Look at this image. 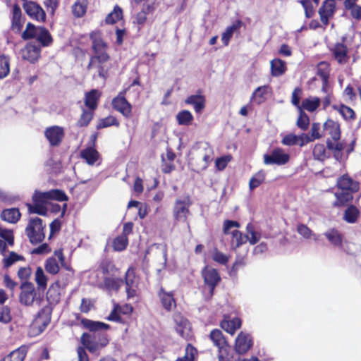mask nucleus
Returning a JSON list of instances; mask_svg holds the SVG:
<instances>
[{"instance_id": "1", "label": "nucleus", "mask_w": 361, "mask_h": 361, "mask_svg": "<svg viewBox=\"0 0 361 361\" xmlns=\"http://www.w3.org/2000/svg\"><path fill=\"white\" fill-rule=\"evenodd\" d=\"M92 41V49L94 55L91 57L87 68H91L96 65V62L104 63L106 62L109 56L106 52L107 45L101 37V35L98 32H94L90 35Z\"/></svg>"}, {"instance_id": "2", "label": "nucleus", "mask_w": 361, "mask_h": 361, "mask_svg": "<svg viewBox=\"0 0 361 361\" xmlns=\"http://www.w3.org/2000/svg\"><path fill=\"white\" fill-rule=\"evenodd\" d=\"M19 302L24 306L32 307L35 304L39 305L42 298L31 282L25 281L20 286Z\"/></svg>"}, {"instance_id": "3", "label": "nucleus", "mask_w": 361, "mask_h": 361, "mask_svg": "<svg viewBox=\"0 0 361 361\" xmlns=\"http://www.w3.org/2000/svg\"><path fill=\"white\" fill-rule=\"evenodd\" d=\"M45 226L42 220L38 217L29 219L25 232L32 244H37L44 240Z\"/></svg>"}, {"instance_id": "4", "label": "nucleus", "mask_w": 361, "mask_h": 361, "mask_svg": "<svg viewBox=\"0 0 361 361\" xmlns=\"http://www.w3.org/2000/svg\"><path fill=\"white\" fill-rule=\"evenodd\" d=\"M263 159L266 165L283 166L289 162L290 156L283 149L275 147L264 154Z\"/></svg>"}, {"instance_id": "5", "label": "nucleus", "mask_w": 361, "mask_h": 361, "mask_svg": "<svg viewBox=\"0 0 361 361\" xmlns=\"http://www.w3.org/2000/svg\"><path fill=\"white\" fill-rule=\"evenodd\" d=\"M221 281V277L216 269L204 266V287H208V294L204 300L210 299L214 294L216 288Z\"/></svg>"}, {"instance_id": "6", "label": "nucleus", "mask_w": 361, "mask_h": 361, "mask_svg": "<svg viewBox=\"0 0 361 361\" xmlns=\"http://www.w3.org/2000/svg\"><path fill=\"white\" fill-rule=\"evenodd\" d=\"M66 201L68 200L66 195L60 190H51L47 192L36 190L32 196L33 202H39L46 204L49 200Z\"/></svg>"}, {"instance_id": "7", "label": "nucleus", "mask_w": 361, "mask_h": 361, "mask_svg": "<svg viewBox=\"0 0 361 361\" xmlns=\"http://www.w3.org/2000/svg\"><path fill=\"white\" fill-rule=\"evenodd\" d=\"M191 201L189 197L177 199L173 207V216L177 221L186 222L190 215Z\"/></svg>"}, {"instance_id": "8", "label": "nucleus", "mask_w": 361, "mask_h": 361, "mask_svg": "<svg viewBox=\"0 0 361 361\" xmlns=\"http://www.w3.org/2000/svg\"><path fill=\"white\" fill-rule=\"evenodd\" d=\"M254 341L252 335L246 331H241L235 340L234 348L238 355L246 354L252 347Z\"/></svg>"}, {"instance_id": "9", "label": "nucleus", "mask_w": 361, "mask_h": 361, "mask_svg": "<svg viewBox=\"0 0 361 361\" xmlns=\"http://www.w3.org/2000/svg\"><path fill=\"white\" fill-rule=\"evenodd\" d=\"M59 262L61 266H64L65 259L62 250H58L54 252V256L49 257L44 262L45 270L53 275L59 271Z\"/></svg>"}, {"instance_id": "10", "label": "nucleus", "mask_w": 361, "mask_h": 361, "mask_svg": "<svg viewBox=\"0 0 361 361\" xmlns=\"http://www.w3.org/2000/svg\"><path fill=\"white\" fill-rule=\"evenodd\" d=\"M322 235L326 238L333 247L339 249L343 247L345 237L338 228L335 227L329 228L322 233Z\"/></svg>"}, {"instance_id": "11", "label": "nucleus", "mask_w": 361, "mask_h": 361, "mask_svg": "<svg viewBox=\"0 0 361 361\" xmlns=\"http://www.w3.org/2000/svg\"><path fill=\"white\" fill-rule=\"evenodd\" d=\"M23 8L26 13L37 21H44L46 13L44 11L33 1H26L23 4Z\"/></svg>"}, {"instance_id": "12", "label": "nucleus", "mask_w": 361, "mask_h": 361, "mask_svg": "<svg viewBox=\"0 0 361 361\" xmlns=\"http://www.w3.org/2000/svg\"><path fill=\"white\" fill-rule=\"evenodd\" d=\"M173 319L176 331L181 337L188 339L190 336V326L188 321L178 313L173 315Z\"/></svg>"}, {"instance_id": "13", "label": "nucleus", "mask_w": 361, "mask_h": 361, "mask_svg": "<svg viewBox=\"0 0 361 361\" xmlns=\"http://www.w3.org/2000/svg\"><path fill=\"white\" fill-rule=\"evenodd\" d=\"M219 361H242L240 356L235 350V348L228 343L218 350Z\"/></svg>"}, {"instance_id": "14", "label": "nucleus", "mask_w": 361, "mask_h": 361, "mask_svg": "<svg viewBox=\"0 0 361 361\" xmlns=\"http://www.w3.org/2000/svg\"><path fill=\"white\" fill-rule=\"evenodd\" d=\"M45 136L49 143L53 145H59L64 136L63 128L60 126H54L45 130Z\"/></svg>"}, {"instance_id": "15", "label": "nucleus", "mask_w": 361, "mask_h": 361, "mask_svg": "<svg viewBox=\"0 0 361 361\" xmlns=\"http://www.w3.org/2000/svg\"><path fill=\"white\" fill-rule=\"evenodd\" d=\"M112 106L114 109L122 114L126 117L131 116L132 106L126 99L123 95L119 94L112 101Z\"/></svg>"}, {"instance_id": "16", "label": "nucleus", "mask_w": 361, "mask_h": 361, "mask_svg": "<svg viewBox=\"0 0 361 361\" xmlns=\"http://www.w3.org/2000/svg\"><path fill=\"white\" fill-rule=\"evenodd\" d=\"M40 56V47L38 45L28 44L22 50V57L31 63H35Z\"/></svg>"}, {"instance_id": "17", "label": "nucleus", "mask_w": 361, "mask_h": 361, "mask_svg": "<svg viewBox=\"0 0 361 361\" xmlns=\"http://www.w3.org/2000/svg\"><path fill=\"white\" fill-rule=\"evenodd\" d=\"M80 341L83 347L91 353L98 354V352L102 349L97 341L96 336L92 338L89 334H83L80 338Z\"/></svg>"}, {"instance_id": "18", "label": "nucleus", "mask_w": 361, "mask_h": 361, "mask_svg": "<svg viewBox=\"0 0 361 361\" xmlns=\"http://www.w3.org/2000/svg\"><path fill=\"white\" fill-rule=\"evenodd\" d=\"M241 325L242 322L238 317H233L231 319L224 318L220 323L221 328L231 335H233Z\"/></svg>"}, {"instance_id": "19", "label": "nucleus", "mask_w": 361, "mask_h": 361, "mask_svg": "<svg viewBox=\"0 0 361 361\" xmlns=\"http://www.w3.org/2000/svg\"><path fill=\"white\" fill-rule=\"evenodd\" d=\"M338 188L341 190L355 192L358 190V184L348 175L341 176L337 180Z\"/></svg>"}, {"instance_id": "20", "label": "nucleus", "mask_w": 361, "mask_h": 361, "mask_svg": "<svg viewBox=\"0 0 361 361\" xmlns=\"http://www.w3.org/2000/svg\"><path fill=\"white\" fill-rule=\"evenodd\" d=\"M158 296L162 306L166 310L170 312L176 307V300L171 292H166L161 288L158 293Z\"/></svg>"}, {"instance_id": "21", "label": "nucleus", "mask_w": 361, "mask_h": 361, "mask_svg": "<svg viewBox=\"0 0 361 361\" xmlns=\"http://www.w3.org/2000/svg\"><path fill=\"white\" fill-rule=\"evenodd\" d=\"M243 25L240 20H237L232 25L228 26L221 35V41L224 45L228 46L233 34L239 31Z\"/></svg>"}, {"instance_id": "22", "label": "nucleus", "mask_w": 361, "mask_h": 361, "mask_svg": "<svg viewBox=\"0 0 361 361\" xmlns=\"http://www.w3.org/2000/svg\"><path fill=\"white\" fill-rule=\"evenodd\" d=\"M326 147L333 152L334 159L341 162L343 159V151L345 149V144L341 142H333L330 139L326 140Z\"/></svg>"}, {"instance_id": "23", "label": "nucleus", "mask_w": 361, "mask_h": 361, "mask_svg": "<svg viewBox=\"0 0 361 361\" xmlns=\"http://www.w3.org/2000/svg\"><path fill=\"white\" fill-rule=\"evenodd\" d=\"M231 234V247L233 250H236L241 245L247 242L248 235H243V233L238 230L232 231Z\"/></svg>"}, {"instance_id": "24", "label": "nucleus", "mask_w": 361, "mask_h": 361, "mask_svg": "<svg viewBox=\"0 0 361 361\" xmlns=\"http://www.w3.org/2000/svg\"><path fill=\"white\" fill-rule=\"evenodd\" d=\"M325 130H329V134L334 141L337 142L341 138V129L338 123L333 120H327L323 125Z\"/></svg>"}, {"instance_id": "25", "label": "nucleus", "mask_w": 361, "mask_h": 361, "mask_svg": "<svg viewBox=\"0 0 361 361\" xmlns=\"http://www.w3.org/2000/svg\"><path fill=\"white\" fill-rule=\"evenodd\" d=\"M80 157L85 160L89 165L94 164L99 158V152L92 147H89L80 152Z\"/></svg>"}, {"instance_id": "26", "label": "nucleus", "mask_w": 361, "mask_h": 361, "mask_svg": "<svg viewBox=\"0 0 361 361\" xmlns=\"http://www.w3.org/2000/svg\"><path fill=\"white\" fill-rule=\"evenodd\" d=\"M286 63L280 59H274L271 61V74L274 77L282 75L286 71Z\"/></svg>"}, {"instance_id": "27", "label": "nucleus", "mask_w": 361, "mask_h": 361, "mask_svg": "<svg viewBox=\"0 0 361 361\" xmlns=\"http://www.w3.org/2000/svg\"><path fill=\"white\" fill-rule=\"evenodd\" d=\"M357 0H344L343 5L346 10L350 11L351 16L356 20H361V6L356 4Z\"/></svg>"}, {"instance_id": "28", "label": "nucleus", "mask_w": 361, "mask_h": 361, "mask_svg": "<svg viewBox=\"0 0 361 361\" xmlns=\"http://www.w3.org/2000/svg\"><path fill=\"white\" fill-rule=\"evenodd\" d=\"M101 96V93L97 90H92L85 94V104L92 111L97 106V102Z\"/></svg>"}, {"instance_id": "29", "label": "nucleus", "mask_w": 361, "mask_h": 361, "mask_svg": "<svg viewBox=\"0 0 361 361\" xmlns=\"http://www.w3.org/2000/svg\"><path fill=\"white\" fill-rule=\"evenodd\" d=\"M353 191L341 190L336 192L335 197L336 201L334 203V207H343L348 204V202L353 200Z\"/></svg>"}, {"instance_id": "30", "label": "nucleus", "mask_w": 361, "mask_h": 361, "mask_svg": "<svg viewBox=\"0 0 361 361\" xmlns=\"http://www.w3.org/2000/svg\"><path fill=\"white\" fill-rule=\"evenodd\" d=\"M209 337L214 345L218 348V350L228 343L222 331L219 329H213L210 332Z\"/></svg>"}, {"instance_id": "31", "label": "nucleus", "mask_w": 361, "mask_h": 361, "mask_svg": "<svg viewBox=\"0 0 361 361\" xmlns=\"http://www.w3.org/2000/svg\"><path fill=\"white\" fill-rule=\"evenodd\" d=\"M20 213L16 208L6 209L1 214V218L8 223L16 224L20 218Z\"/></svg>"}, {"instance_id": "32", "label": "nucleus", "mask_w": 361, "mask_h": 361, "mask_svg": "<svg viewBox=\"0 0 361 361\" xmlns=\"http://www.w3.org/2000/svg\"><path fill=\"white\" fill-rule=\"evenodd\" d=\"M87 0H76L71 6V11L74 17H83L87 12Z\"/></svg>"}, {"instance_id": "33", "label": "nucleus", "mask_w": 361, "mask_h": 361, "mask_svg": "<svg viewBox=\"0 0 361 361\" xmlns=\"http://www.w3.org/2000/svg\"><path fill=\"white\" fill-rule=\"evenodd\" d=\"M360 216V212L357 208L350 204L348 206L343 214V220L348 224H355Z\"/></svg>"}, {"instance_id": "34", "label": "nucleus", "mask_w": 361, "mask_h": 361, "mask_svg": "<svg viewBox=\"0 0 361 361\" xmlns=\"http://www.w3.org/2000/svg\"><path fill=\"white\" fill-rule=\"evenodd\" d=\"M320 99L317 97H310L305 99L301 104L300 109L314 112L320 105Z\"/></svg>"}, {"instance_id": "35", "label": "nucleus", "mask_w": 361, "mask_h": 361, "mask_svg": "<svg viewBox=\"0 0 361 361\" xmlns=\"http://www.w3.org/2000/svg\"><path fill=\"white\" fill-rule=\"evenodd\" d=\"M21 16L20 8L16 4L14 5L12 13V29L16 32H20L22 28Z\"/></svg>"}, {"instance_id": "36", "label": "nucleus", "mask_w": 361, "mask_h": 361, "mask_svg": "<svg viewBox=\"0 0 361 361\" xmlns=\"http://www.w3.org/2000/svg\"><path fill=\"white\" fill-rule=\"evenodd\" d=\"M48 278L46 276L43 269L38 267L35 273V281L37 285L39 290H44L47 286Z\"/></svg>"}, {"instance_id": "37", "label": "nucleus", "mask_w": 361, "mask_h": 361, "mask_svg": "<svg viewBox=\"0 0 361 361\" xmlns=\"http://www.w3.org/2000/svg\"><path fill=\"white\" fill-rule=\"evenodd\" d=\"M27 353L26 348L21 347L13 350L1 361H23Z\"/></svg>"}, {"instance_id": "38", "label": "nucleus", "mask_w": 361, "mask_h": 361, "mask_svg": "<svg viewBox=\"0 0 361 361\" xmlns=\"http://www.w3.org/2000/svg\"><path fill=\"white\" fill-rule=\"evenodd\" d=\"M123 19V10L118 5L115 6L113 11L107 15L105 22L107 24H114Z\"/></svg>"}, {"instance_id": "39", "label": "nucleus", "mask_w": 361, "mask_h": 361, "mask_svg": "<svg viewBox=\"0 0 361 361\" xmlns=\"http://www.w3.org/2000/svg\"><path fill=\"white\" fill-rule=\"evenodd\" d=\"M265 180V173L264 171L260 170L256 173L250 180L249 188L250 190H254L259 187Z\"/></svg>"}, {"instance_id": "40", "label": "nucleus", "mask_w": 361, "mask_h": 361, "mask_svg": "<svg viewBox=\"0 0 361 361\" xmlns=\"http://www.w3.org/2000/svg\"><path fill=\"white\" fill-rule=\"evenodd\" d=\"M314 159L317 161H323L330 156L326 154V150L323 144H317L312 150Z\"/></svg>"}, {"instance_id": "41", "label": "nucleus", "mask_w": 361, "mask_h": 361, "mask_svg": "<svg viewBox=\"0 0 361 361\" xmlns=\"http://www.w3.org/2000/svg\"><path fill=\"white\" fill-rule=\"evenodd\" d=\"M299 115L297 119L296 125L302 130H306L310 126V118L302 109L298 110Z\"/></svg>"}, {"instance_id": "42", "label": "nucleus", "mask_w": 361, "mask_h": 361, "mask_svg": "<svg viewBox=\"0 0 361 361\" xmlns=\"http://www.w3.org/2000/svg\"><path fill=\"white\" fill-rule=\"evenodd\" d=\"M269 88V85H263L257 87L253 92L251 99L257 104L262 103L264 95L267 94L268 92Z\"/></svg>"}, {"instance_id": "43", "label": "nucleus", "mask_w": 361, "mask_h": 361, "mask_svg": "<svg viewBox=\"0 0 361 361\" xmlns=\"http://www.w3.org/2000/svg\"><path fill=\"white\" fill-rule=\"evenodd\" d=\"M333 107L334 109L338 110L345 120L354 119L355 118V113L353 109L345 104H341L339 107L334 105Z\"/></svg>"}, {"instance_id": "44", "label": "nucleus", "mask_w": 361, "mask_h": 361, "mask_svg": "<svg viewBox=\"0 0 361 361\" xmlns=\"http://www.w3.org/2000/svg\"><path fill=\"white\" fill-rule=\"evenodd\" d=\"M192 116L189 111L183 110L176 115V120L179 125L188 126L192 121Z\"/></svg>"}, {"instance_id": "45", "label": "nucleus", "mask_w": 361, "mask_h": 361, "mask_svg": "<svg viewBox=\"0 0 361 361\" xmlns=\"http://www.w3.org/2000/svg\"><path fill=\"white\" fill-rule=\"evenodd\" d=\"M152 10H153V8L151 5L145 4L143 6L142 11L136 15V16L135 18V22L139 25L144 24L147 20V14L148 13L152 12Z\"/></svg>"}, {"instance_id": "46", "label": "nucleus", "mask_w": 361, "mask_h": 361, "mask_svg": "<svg viewBox=\"0 0 361 361\" xmlns=\"http://www.w3.org/2000/svg\"><path fill=\"white\" fill-rule=\"evenodd\" d=\"M348 53V48L343 43H336L334 49V57L341 62L342 59L346 57Z\"/></svg>"}, {"instance_id": "47", "label": "nucleus", "mask_w": 361, "mask_h": 361, "mask_svg": "<svg viewBox=\"0 0 361 361\" xmlns=\"http://www.w3.org/2000/svg\"><path fill=\"white\" fill-rule=\"evenodd\" d=\"M185 103L194 106V109L199 112L203 108V97L200 95H192L185 99Z\"/></svg>"}, {"instance_id": "48", "label": "nucleus", "mask_w": 361, "mask_h": 361, "mask_svg": "<svg viewBox=\"0 0 361 361\" xmlns=\"http://www.w3.org/2000/svg\"><path fill=\"white\" fill-rule=\"evenodd\" d=\"M9 72V59L5 55L0 56V79L6 78Z\"/></svg>"}, {"instance_id": "49", "label": "nucleus", "mask_w": 361, "mask_h": 361, "mask_svg": "<svg viewBox=\"0 0 361 361\" xmlns=\"http://www.w3.org/2000/svg\"><path fill=\"white\" fill-rule=\"evenodd\" d=\"M41 27H35L30 23H28L26 26L25 30L22 33V37L24 39L30 38H37V34Z\"/></svg>"}, {"instance_id": "50", "label": "nucleus", "mask_w": 361, "mask_h": 361, "mask_svg": "<svg viewBox=\"0 0 361 361\" xmlns=\"http://www.w3.org/2000/svg\"><path fill=\"white\" fill-rule=\"evenodd\" d=\"M104 283L108 290H117L123 284V281L117 278L107 277L104 279Z\"/></svg>"}, {"instance_id": "51", "label": "nucleus", "mask_w": 361, "mask_h": 361, "mask_svg": "<svg viewBox=\"0 0 361 361\" xmlns=\"http://www.w3.org/2000/svg\"><path fill=\"white\" fill-rule=\"evenodd\" d=\"M37 39L42 44L43 46H48L52 41V38L48 30L42 27L39 30Z\"/></svg>"}, {"instance_id": "52", "label": "nucleus", "mask_w": 361, "mask_h": 361, "mask_svg": "<svg viewBox=\"0 0 361 361\" xmlns=\"http://www.w3.org/2000/svg\"><path fill=\"white\" fill-rule=\"evenodd\" d=\"M128 239L126 235H120L116 238L113 242V247L116 251H123L128 245Z\"/></svg>"}, {"instance_id": "53", "label": "nucleus", "mask_w": 361, "mask_h": 361, "mask_svg": "<svg viewBox=\"0 0 361 361\" xmlns=\"http://www.w3.org/2000/svg\"><path fill=\"white\" fill-rule=\"evenodd\" d=\"M320 11H323L325 13L329 16H334L336 11V3L334 0H325L322 6L319 8Z\"/></svg>"}, {"instance_id": "54", "label": "nucleus", "mask_w": 361, "mask_h": 361, "mask_svg": "<svg viewBox=\"0 0 361 361\" xmlns=\"http://www.w3.org/2000/svg\"><path fill=\"white\" fill-rule=\"evenodd\" d=\"M30 213L37 214L39 215H46L47 209L44 204L39 202H34V204H27Z\"/></svg>"}, {"instance_id": "55", "label": "nucleus", "mask_w": 361, "mask_h": 361, "mask_svg": "<svg viewBox=\"0 0 361 361\" xmlns=\"http://www.w3.org/2000/svg\"><path fill=\"white\" fill-rule=\"evenodd\" d=\"M119 123L114 116H108L105 118L100 119L97 125L98 129L109 127L111 126H118Z\"/></svg>"}, {"instance_id": "56", "label": "nucleus", "mask_w": 361, "mask_h": 361, "mask_svg": "<svg viewBox=\"0 0 361 361\" xmlns=\"http://www.w3.org/2000/svg\"><path fill=\"white\" fill-rule=\"evenodd\" d=\"M24 260L22 255H19L14 252H11L9 255L4 259V265L5 267H9L18 261Z\"/></svg>"}, {"instance_id": "57", "label": "nucleus", "mask_w": 361, "mask_h": 361, "mask_svg": "<svg viewBox=\"0 0 361 361\" xmlns=\"http://www.w3.org/2000/svg\"><path fill=\"white\" fill-rule=\"evenodd\" d=\"M197 350L191 345H188L185 349V355L180 357L176 361H195Z\"/></svg>"}, {"instance_id": "58", "label": "nucleus", "mask_w": 361, "mask_h": 361, "mask_svg": "<svg viewBox=\"0 0 361 361\" xmlns=\"http://www.w3.org/2000/svg\"><path fill=\"white\" fill-rule=\"evenodd\" d=\"M212 259L222 265H225L228 263L229 257L227 255L215 249L214 251L212 254Z\"/></svg>"}, {"instance_id": "59", "label": "nucleus", "mask_w": 361, "mask_h": 361, "mask_svg": "<svg viewBox=\"0 0 361 361\" xmlns=\"http://www.w3.org/2000/svg\"><path fill=\"white\" fill-rule=\"evenodd\" d=\"M85 326L89 329L90 331H97L106 329L109 328V325L104 324L103 322H93L90 320H87L84 322Z\"/></svg>"}, {"instance_id": "60", "label": "nucleus", "mask_w": 361, "mask_h": 361, "mask_svg": "<svg viewBox=\"0 0 361 361\" xmlns=\"http://www.w3.org/2000/svg\"><path fill=\"white\" fill-rule=\"evenodd\" d=\"M93 118V112L84 110L80 119L78 121V126L80 127L87 126Z\"/></svg>"}, {"instance_id": "61", "label": "nucleus", "mask_w": 361, "mask_h": 361, "mask_svg": "<svg viewBox=\"0 0 361 361\" xmlns=\"http://www.w3.org/2000/svg\"><path fill=\"white\" fill-rule=\"evenodd\" d=\"M231 159V155L221 156L215 161V166L219 171H223Z\"/></svg>"}, {"instance_id": "62", "label": "nucleus", "mask_w": 361, "mask_h": 361, "mask_svg": "<svg viewBox=\"0 0 361 361\" xmlns=\"http://www.w3.org/2000/svg\"><path fill=\"white\" fill-rule=\"evenodd\" d=\"M11 310L8 306L0 308V322L7 324L11 322Z\"/></svg>"}, {"instance_id": "63", "label": "nucleus", "mask_w": 361, "mask_h": 361, "mask_svg": "<svg viewBox=\"0 0 361 361\" xmlns=\"http://www.w3.org/2000/svg\"><path fill=\"white\" fill-rule=\"evenodd\" d=\"M297 135L290 133L283 136L281 140V143L285 146L291 147L297 145Z\"/></svg>"}, {"instance_id": "64", "label": "nucleus", "mask_w": 361, "mask_h": 361, "mask_svg": "<svg viewBox=\"0 0 361 361\" xmlns=\"http://www.w3.org/2000/svg\"><path fill=\"white\" fill-rule=\"evenodd\" d=\"M239 227L240 224L237 221L227 219L224 221L223 231L226 235L231 234L232 228Z\"/></svg>"}]
</instances>
